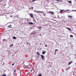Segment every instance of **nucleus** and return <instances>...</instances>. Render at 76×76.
I'll return each mask as SVG.
<instances>
[{"label":"nucleus","instance_id":"24","mask_svg":"<svg viewBox=\"0 0 76 76\" xmlns=\"http://www.w3.org/2000/svg\"><path fill=\"white\" fill-rule=\"evenodd\" d=\"M3 1V0H1L0 1V3H1V1Z\"/></svg>","mask_w":76,"mask_h":76},{"label":"nucleus","instance_id":"7","mask_svg":"<svg viewBox=\"0 0 76 76\" xmlns=\"http://www.w3.org/2000/svg\"><path fill=\"white\" fill-rule=\"evenodd\" d=\"M12 39H16V38L15 36H13V37H12Z\"/></svg>","mask_w":76,"mask_h":76},{"label":"nucleus","instance_id":"2","mask_svg":"<svg viewBox=\"0 0 76 76\" xmlns=\"http://www.w3.org/2000/svg\"><path fill=\"white\" fill-rule=\"evenodd\" d=\"M29 16H30V17L32 18H34V14H32V13H30L29 14Z\"/></svg>","mask_w":76,"mask_h":76},{"label":"nucleus","instance_id":"16","mask_svg":"<svg viewBox=\"0 0 76 76\" xmlns=\"http://www.w3.org/2000/svg\"><path fill=\"white\" fill-rule=\"evenodd\" d=\"M67 29H68L70 31H71V29H70L69 28H67Z\"/></svg>","mask_w":76,"mask_h":76},{"label":"nucleus","instance_id":"23","mask_svg":"<svg viewBox=\"0 0 76 76\" xmlns=\"http://www.w3.org/2000/svg\"><path fill=\"white\" fill-rule=\"evenodd\" d=\"M54 1L56 0V1H61L60 0H53Z\"/></svg>","mask_w":76,"mask_h":76},{"label":"nucleus","instance_id":"29","mask_svg":"<svg viewBox=\"0 0 76 76\" xmlns=\"http://www.w3.org/2000/svg\"><path fill=\"white\" fill-rule=\"evenodd\" d=\"M31 9H34V7H31Z\"/></svg>","mask_w":76,"mask_h":76},{"label":"nucleus","instance_id":"32","mask_svg":"<svg viewBox=\"0 0 76 76\" xmlns=\"http://www.w3.org/2000/svg\"><path fill=\"white\" fill-rule=\"evenodd\" d=\"M28 20H27V21H28Z\"/></svg>","mask_w":76,"mask_h":76},{"label":"nucleus","instance_id":"15","mask_svg":"<svg viewBox=\"0 0 76 76\" xmlns=\"http://www.w3.org/2000/svg\"><path fill=\"white\" fill-rule=\"evenodd\" d=\"M36 1V0H32L31 1V2H34V1Z\"/></svg>","mask_w":76,"mask_h":76},{"label":"nucleus","instance_id":"12","mask_svg":"<svg viewBox=\"0 0 76 76\" xmlns=\"http://www.w3.org/2000/svg\"><path fill=\"white\" fill-rule=\"evenodd\" d=\"M68 17H69V18H73V17H72V16L71 15H68Z\"/></svg>","mask_w":76,"mask_h":76},{"label":"nucleus","instance_id":"10","mask_svg":"<svg viewBox=\"0 0 76 76\" xmlns=\"http://www.w3.org/2000/svg\"><path fill=\"white\" fill-rule=\"evenodd\" d=\"M48 13H51L52 14H53V13H54V12H51V11L48 12Z\"/></svg>","mask_w":76,"mask_h":76},{"label":"nucleus","instance_id":"34","mask_svg":"<svg viewBox=\"0 0 76 76\" xmlns=\"http://www.w3.org/2000/svg\"><path fill=\"white\" fill-rule=\"evenodd\" d=\"M70 67H69V69H70Z\"/></svg>","mask_w":76,"mask_h":76},{"label":"nucleus","instance_id":"22","mask_svg":"<svg viewBox=\"0 0 76 76\" xmlns=\"http://www.w3.org/2000/svg\"><path fill=\"white\" fill-rule=\"evenodd\" d=\"M33 69H31L30 70V72H32V71Z\"/></svg>","mask_w":76,"mask_h":76},{"label":"nucleus","instance_id":"25","mask_svg":"<svg viewBox=\"0 0 76 76\" xmlns=\"http://www.w3.org/2000/svg\"><path fill=\"white\" fill-rule=\"evenodd\" d=\"M66 10L67 11H68V12H69V11H70V10Z\"/></svg>","mask_w":76,"mask_h":76},{"label":"nucleus","instance_id":"20","mask_svg":"<svg viewBox=\"0 0 76 76\" xmlns=\"http://www.w3.org/2000/svg\"><path fill=\"white\" fill-rule=\"evenodd\" d=\"M15 65V64L14 63H13L12 64V66H14V65Z\"/></svg>","mask_w":76,"mask_h":76},{"label":"nucleus","instance_id":"11","mask_svg":"<svg viewBox=\"0 0 76 76\" xmlns=\"http://www.w3.org/2000/svg\"><path fill=\"white\" fill-rule=\"evenodd\" d=\"M37 54L38 56H39V55H40V54L39 53V52H37Z\"/></svg>","mask_w":76,"mask_h":76},{"label":"nucleus","instance_id":"33","mask_svg":"<svg viewBox=\"0 0 76 76\" xmlns=\"http://www.w3.org/2000/svg\"><path fill=\"white\" fill-rule=\"evenodd\" d=\"M50 67H51V66H50Z\"/></svg>","mask_w":76,"mask_h":76},{"label":"nucleus","instance_id":"14","mask_svg":"<svg viewBox=\"0 0 76 76\" xmlns=\"http://www.w3.org/2000/svg\"><path fill=\"white\" fill-rule=\"evenodd\" d=\"M37 76H42V74H38V75Z\"/></svg>","mask_w":76,"mask_h":76},{"label":"nucleus","instance_id":"28","mask_svg":"<svg viewBox=\"0 0 76 76\" xmlns=\"http://www.w3.org/2000/svg\"><path fill=\"white\" fill-rule=\"evenodd\" d=\"M72 11H76V10H72Z\"/></svg>","mask_w":76,"mask_h":76},{"label":"nucleus","instance_id":"6","mask_svg":"<svg viewBox=\"0 0 76 76\" xmlns=\"http://www.w3.org/2000/svg\"><path fill=\"white\" fill-rule=\"evenodd\" d=\"M28 24H30L31 25H33L34 23L32 22H28Z\"/></svg>","mask_w":76,"mask_h":76},{"label":"nucleus","instance_id":"5","mask_svg":"<svg viewBox=\"0 0 76 76\" xmlns=\"http://www.w3.org/2000/svg\"><path fill=\"white\" fill-rule=\"evenodd\" d=\"M41 57L42 58V59H44V56L43 55H41Z\"/></svg>","mask_w":76,"mask_h":76},{"label":"nucleus","instance_id":"30","mask_svg":"<svg viewBox=\"0 0 76 76\" xmlns=\"http://www.w3.org/2000/svg\"><path fill=\"white\" fill-rule=\"evenodd\" d=\"M58 49H56V50H55V51H58Z\"/></svg>","mask_w":76,"mask_h":76},{"label":"nucleus","instance_id":"27","mask_svg":"<svg viewBox=\"0 0 76 76\" xmlns=\"http://www.w3.org/2000/svg\"><path fill=\"white\" fill-rule=\"evenodd\" d=\"M43 15H44V16H45V13H44L43 14Z\"/></svg>","mask_w":76,"mask_h":76},{"label":"nucleus","instance_id":"35","mask_svg":"<svg viewBox=\"0 0 76 76\" xmlns=\"http://www.w3.org/2000/svg\"><path fill=\"white\" fill-rule=\"evenodd\" d=\"M55 20H54V21H55Z\"/></svg>","mask_w":76,"mask_h":76},{"label":"nucleus","instance_id":"36","mask_svg":"<svg viewBox=\"0 0 76 76\" xmlns=\"http://www.w3.org/2000/svg\"><path fill=\"white\" fill-rule=\"evenodd\" d=\"M32 2L31 1V2Z\"/></svg>","mask_w":76,"mask_h":76},{"label":"nucleus","instance_id":"17","mask_svg":"<svg viewBox=\"0 0 76 76\" xmlns=\"http://www.w3.org/2000/svg\"><path fill=\"white\" fill-rule=\"evenodd\" d=\"M6 74H4L3 75H1V76H6Z\"/></svg>","mask_w":76,"mask_h":76},{"label":"nucleus","instance_id":"4","mask_svg":"<svg viewBox=\"0 0 76 76\" xmlns=\"http://www.w3.org/2000/svg\"><path fill=\"white\" fill-rule=\"evenodd\" d=\"M36 13H43V12L40 11H36Z\"/></svg>","mask_w":76,"mask_h":76},{"label":"nucleus","instance_id":"13","mask_svg":"<svg viewBox=\"0 0 76 76\" xmlns=\"http://www.w3.org/2000/svg\"><path fill=\"white\" fill-rule=\"evenodd\" d=\"M13 46V44H12L11 45H10V47H12Z\"/></svg>","mask_w":76,"mask_h":76},{"label":"nucleus","instance_id":"21","mask_svg":"<svg viewBox=\"0 0 76 76\" xmlns=\"http://www.w3.org/2000/svg\"><path fill=\"white\" fill-rule=\"evenodd\" d=\"M71 2H72V1H69V3H71Z\"/></svg>","mask_w":76,"mask_h":76},{"label":"nucleus","instance_id":"3","mask_svg":"<svg viewBox=\"0 0 76 76\" xmlns=\"http://www.w3.org/2000/svg\"><path fill=\"white\" fill-rule=\"evenodd\" d=\"M64 10H61L60 11V13H61L62 14V13H64Z\"/></svg>","mask_w":76,"mask_h":76},{"label":"nucleus","instance_id":"31","mask_svg":"<svg viewBox=\"0 0 76 76\" xmlns=\"http://www.w3.org/2000/svg\"><path fill=\"white\" fill-rule=\"evenodd\" d=\"M75 64L76 65V63H75Z\"/></svg>","mask_w":76,"mask_h":76},{"label":"nucleus","instance_id":"1","mask_svg":"<svg viewBox=\"0 0 76 76\" xmlns=\"http://www.w3.org/2000/svg\"><path fill=\"white\" fill-rule=\"evenodd\" d=\"M7 28L8 29V28H12V26L11 24H10V25L8 26L7 27Z\"/></svg>","mask_w":76,"mask_h":76},{"label":"nucleus","instance_id":"19","mask_svg":"<svg viewBox=\"0 0 76 76\" xmlns=\"http://www.w3.org/2000/svg\"><path fill=\"white\" fill-rule=\"evenodd\" d=\"M44 46H45V47H48V45H45Z\"/></svg>","mask_w":76,"mask_h":76},{"label":"nucleus","instance_id":"9","mask_svg":"<svg viewBox=\"0 0 76 76\" xmlns=\"http://www.w3.org/2000/svg\"><path fill=\"white\" fill-rule=\"evenodd\" d=\"M72 63V61L69 62V64H68V65H70Z\"/></svg>","mask_w":76,"mask_h":76},{"label":"nucleus","instance_id":"8","mask_svg":"<svg viewBox=\"0 0 76 76\" xmlns=\"http://www.w3.org/2000/svg\"><path fill=\"white\" fill-rule=\"evenodd\" d=\"M46 53V51H44V52H43V51L42 52V54H45V53Z\"/></svg>","mask_w":76,"mask_h":76},{"label":"nucleus","instance_id":"18","mask_svg":"<svg viewBox=\"0 0 76 76\" xmlns=\"http://www.w3.org/2000/svg\"><path fill=\"white\" fill-rule=\"evenodd\" d=\"M70 37L72 38L73 37V36L72 35H70Z\"/></svg>","mask_w":76,"mask_h":76},{"label":"nucleus","instance_id":"26","mask_svg":"<svg viewBox=\"0 0 76 76\" xmlns=\"http://www.w3.org/2000/svg\"><path fill=\"white\" fill-rule=\"evenodd\" d=\"M16 70L15 69V70H14V72H15H15H16Z\"/></svg>","mask_w":76,"mask_h":76}]
</instances>
